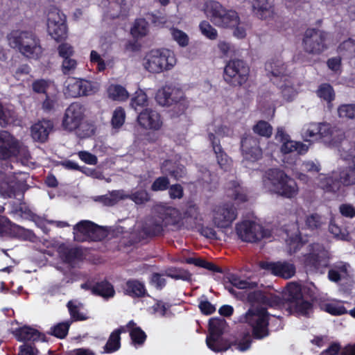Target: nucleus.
<instances>
[{
  "label": "nucleus",
  "mask_w": 355,
  "mask_h": 355,
  "mask_svg": "<svg viewBox=\"0 0 355 355\" xmlns=\"http://www.w3.org/2000/svg\"><path fill=\"white\" fill-rule=\"evenodd\" d=\"M7 40L10 47L28 59L37 60L42 55L41 41L32 31L12 30L8 34Z\"/></svg>",
  "instance_id": "f257e3e1"
},
{
  "label": "nucleus",
  "mask_w": 355,
  "mask_h": 355,
  "mask_svg": "<svg viewBox=\"0 0 355 355\" xmlns=\"http://www.w3.org/2000/svg\"><path fill=\"white\" fill-rule=\"evenodd\" d=\"M263 183L267 191L287 198H294L298 193V187L295 181L279 169L272 168L267 171L263 178Z\"/></svg>",
  "instance_id": "f03ea898"
},
{
  "label": "nucleus",
  "mask_w": 355,
  "mask_h": 355,
  "mask_svg": "<svg viewBox=\"0 0 355 355\" xmlns=\"http://www.w3.org/2000/svg\"><path fill=\"white\" fill-rule=\"evenodd\" d=\"M177 62L173 51L167 49H152L143 60L144 69L150 73H159L171 70Z\"/></svg>",
  "instance_id": "7ed1b4c3"
},
{
  "label": "nucleus",
  "mask_w": 355,
  "mask_h": 355,
  "mask_svg": "<svg viewBox=\"0 0 355 355\" xmlns=\"http://www.w3.org/2000/svg\"><path fill=\"white\" fill-rule=\"evenodd\" d=\"M203 11L211 21L219 27H233L239 24L236 12L226 10L218 1L208 0L205 2Z\"/></svg>",
  "instance_id": "20e7f679"
},
{
  "label": "nucleus",
  "mask_w": 355,
  "mask_h": 355,
  "mask_svg": "<svg viewBox=\"0 0 355 355\" xmlns=\"http://www.w3.org/2000/svg\"><path fill=\"white\" fill-rule=\"evenodd\" d=\"M318 184L323 189L334 191L340 182L345 186L355 184V162H351L347 166L338 168L332 175L320 173Z\"/></svg>",
  "instance_id": "39448f33"
},
{
  "label": "nucleus",
  "mask_w": 355,
  "mask_h": 355,
  "mask_svg": "<svg viewBox=\"0 0 355 355\" xmlns=\"http://www.w3.org/2000/svg\"><path fill=\"white\" fill-rule=\"evenodd\" d=\"M309 252L304 255V264L310 271L323 274L328 267L330 255L322 245L313 243L308 246Z\"/></svg>",
  "instance_id": "423d86ee"
},
{
  "label": "nucleus",
  "mask_w": 355,
  "mask_h": 355,
  "mask_svg": "<svg viewBox=\"0 0 355 355\" xmlns=\"http://www.w3.org/2000/svg\"><path fill=\"white\" fill-rule=\"evenodd\" d=\"M276 139L282 143L281 152L284 155L283 161L288 164L296 162L298 155L304 154L308 150V146L301 142L290 139L283 128H278Z\"/></svg>",
  "instance_id": "0eeeda50"
},
{
  "label": "nucleus",
  "mask_w": 355,
  "mask_h": 355,
  "mask_svg": "<svg viewBox=\"0 0 355 355\" xmlns=\"http://www.w3.org/2000/svg\"><path fill=\"white\" fill-rule=\"evenodd\" d=\"M209 334L206 343L207 347L214 352H218L228 349L231 343L222 337L226 327V322L222 318H212L209 320Z\"/></svg>",
  "instance_id": "6e6552de"
},
{
  "label": "nucleus",
  "mask_w": 355,
  "mask_h": 355,
  "mask_svg": "<svg viewBox=\"0 0 355 355\" xmlns=\"http://www.w3.org/2000/svg\"><path fill=\"white\" fill-rule=\"evenodd\" d=\"M329 33L316 28H308L304 34V51L312 55H319L327 49Z\"/></svg>",
  "instance_id": "1a4fd4ad"
},
{
  "label": "nucleus",
  "mask_w": 355,
  "mask_h": 355,
  "mask_svg": "<svg viewBox=\"0 0 355 355\" xmlns=\"http://www.w3.org/2000/svg\"><path fill=\"white\" fill-rule=\"evenodd\" d=\"M250 74V67L241 60H230L224 69V80L229 85L237 87L245 83Z\"/></svg>",
  "instance_id": "9d476101"
},
{
  "label": "nucleus",
  "mask_w": 355,
  "mask_h": 355,
  "mask_svg": "<svg viewBox=\"0 0 355 355\" xmlns=\"http://www.w3.org/2000/svg\"><path fill=\"white\" fill-rule=\"evenodd\" d=\"M236 232L239 239L250 243H254L264 238H270L271 235L269 230H264L259 224L249 220L237 223Z\"/></svg>",
  "instance_id": "9b49d317"
},
{
  "label": "nucleus",
  "mask_w": 355,
  "mask_h": 355,
  "mask_svg": "<svg viewBox=\"0 0 355 355\" xmlns=\"http://www.w3.org/2000/svg\"><path fill=\"white\" fill-rule=\"evenodd\" d=\"M246 322L252 329L255 338L261 339L268 335V315L264 308L251 309L246 313Z\"/></svg>",
  "instance_id": "f8f14e48"
},
{
  "label": "nucleus",
  "mask_w": 355,
  "mask_h": 355,
  "mask_svg": "<svg viewBox=\"0 0 355 355\" xmlns=\"http://www.w3.org/2000/svg\"><path fill=\"white\" fill-rule=\"evenodd\" d=\"M47 31L51 37L56 41L67 38L66 17L58 8H53L48 12Z\"/></svg>",
  "instance_id": "ddd939ff"
},
{
  "label": "nucleus",
  "mask_w": 355,
  "mask_h": 355,
  "mask_svg": "<svg viewBox=\"0 0 355 355\" xmlns=\"http://www.w3.org/2000/svg\"><path fill=\"white\" fill-rule=\"evenodd\" d=\"M237 210L233 204L227 202L216 205L211 212V220L218 228H227L237 218Z\"/></svg>",
  "instance_id": "4468645a"
},
{
  "label": "nucleus",
  "mask_w": 355,
  "mask_h": 355,
  "mask_svg": "<svg viewBox=\"0 0 355 355\" xmlns=\"http://www.w3.org/2000/svg\"><path fill=\"white\" fill-rule=\"evenodd\" d=\"M179 213L176 209L168 208L165 210L162 222L148 220L143 227L144 233L147 236H155L161 233L163 225L174 224L178 220Z\"/></svg>",
  "instance_id": "2eb2a0df"
},
{
  "label": "nucleus",
  "mask_w": 355,
  "mask_h": 355,
  "mask_svg": "<svg viewBox=\"0 0 355 355\" xmlns=\"http://www.w3.org/2000/svg\"><path fill=\"white\" fill-rule=\"evenodd\" d=\"M100 228L89 220H81L73 227L74 239L79 242L99 239Z\"/></svg>",
  "instance_id": "dca6fc26"
},
{
  "label": "nucleus",
  "mask_w": 355,
  "mask_h": 355,
  "mask_svg": "<svg viewBox=\"0 0 355 355\" xmlns=\"http://www.w3.org/2000/svg\"><path fill=\"white\" fill-rule=\"evenodd\" d=\"M83 117V106L78 103H71L65 111L63 127L69 131L76 130L80 125Z\"/></svg>",
  "instance_id": "f3484780"
},
{
  "label": "nucleus",
  "mask_w": 355,
  "mask_h": 355,
  "mask_svg": "<svg viewBox=\"0 0 355 355\" xmlns=\"http://www.w3.org/2000/svg\"><path fill=\"white\" fill-rule=\"evenodd\" d=\"M155 98L161 105H170L182 101L184 99V93L178 88L165 86L157 91Z\"/></svg>",
  "instance_id": "a211bd4d"
},
{
  "label": "nucleus",
  "mask_w": 355,
  "mask_h": 355,
  "mask_svg": "<svg viewBox=\"0 0 355 355\" xmlns=\"http://www.w3.org/2000/svg\"><path fill=\"white\" fill-rule=\"evenodd\" d=\"M18 140L6 130H0V159H7L15 155Z\"/></svg>",
  "instance_id": "6ab92c4d"
},
{
  "label": "nucleus",
  "mask_w": 355,
  "mask_h": 355,
  "mask_svg": "<svg viewBox=\"0 0 355 355\" xmlns=\"http://www.w3.org/2000/svg\"><path fill=\"white\" fill-rule=\"evenodd\" d=\"M137 121L140 125L146 129L159 130L162 125V120L160 114L152 109H145L137 116Z\"/></svg>",
  "instance_id": "aec40b11"
},
{
  "label": "nucleus",
  "mask_w": 355,
  "mask_h": 355,
  "mask_svg": "<svg viewBox=\"0 0 355 355\" xmlns=\"http://www.w3.org/2000/svg\"><path fill=\"white\" fill-rule=\"evenodd\" d=\"M19 187V182L15 174H0V195L2 197L6 198L15 196Z\"/></svg>",
  "instance_id": "412c9836"
},
{
  "label": "nucleus",
  "mask_w": 355,
  "mask_h": 355,
  "mask_svg": "<svg viewBox=\"0 0 355 355\" xmlns=\"http://www.w3.org/2000/svg\"><path fill=\"white\" fill-rule=\"evenodd\" d=\"M320 139L330 146H337L345 137L342 130L329 123H321Z\"/></svg>",
  "instance_id": "4be33fe9"
},
{
  "label": "nucleus",
  "mask_w": 355,
  "mask_h": 355,
  "mask_svg": "<svg viewBox=\"0 0 355 355\" xmlns=\"http://www.w3.org/2000/svg\"><path fill=\"white\" fill-rule=\"evenodd\" d=\"M258 143L257 139L251 136L242 139L241 150L245 159L256 161L261 157L262 152Z\"/></svg>",
  "instance_id": "5701e85b"
},
{
  "label": "nucleus",
  "mask_w": 355,
  "mask_h": 355,
  "mask_svg": "<svg viewBox=\"0 0 355 355\" xmlns=\"http://www.w3.org/2000/svg\"><path fill=\"white\" fill-rule=\"evenodd\" d=\"M262 267L270 270L273 275L284 279L291 278L295 273V266L287 261L266 263L262 264Z\"/></svg>",
  "instance_id": "b1692460"
},
{
  "label": "nucleus",
  "mask_w": 355,
  "mask_h": 355,
  "mask_svg": "<svg viewBox=\"0 0 355 355\" xmlns=\"http://www.w3.org/2000/svg\"><path fill=\"white\" fill-rule=\"evenodd\" d=\"M208 139L214 146V143L220 142L219 137L230 136L232 133L231 128L221 124L219 120H215L207 126Z\"/></svg>",
  "instance_id": "393cba45"
},
{
  "label": "nucleus",
  "mask_w": 355,
  "mask_h": 355,
  "mask_svg": "<svg viewBox=\"0 0 355 355\" xmlns=\"http://www.w3.org/2000/svg\"><path fill=\"white\" fill-rule=\"evenodd\" d=\"M252 8L256 16L261 19H269L275 14L272 0H253Z\"/></svg>",
  "instance_id": "a878e982"
},
{
  "label": "nucleus",
  "mask_w": 355,
  "mask_h": 355,
  "mask_svg": "<svg viewBox=\"0 0 355 355\" xmlns=\"http://www.w3.org/2000/svg\"><path fill=\"white\" fill-rule=\"evenodd\" d=\"M265 69L268 74L271 75L275 78L282 80L288 76L286 64L279 58H272L268 60L266 63Z\"/></svg>",
  "instance_id": "bb28decb"
},
{
  "label": "nucleus",
  "mask_w": 355,
  "mask_h": 355,
  "mask_svg": "<svg viewBox=\"0 0 355 355\" xmlns=\"http://www.w3.org/2000/svg\"><path fill=\"white\" fill-rule=\"evenodd\" d=\"M351 266L349 263L343 261H338L334 263L328 272V278L334 282H338L349 277Z\"/></svg>",
  "instance_id": "cd10ccee"
},
{
  "label": "nucleus",
  "mask_w": 355,
  "mask_h": 355,
  "mask_svg": "<svg viewBox=\"0 0 355 355\" xmlns=\"http://www.w3.org/2000/svg\"><path fill=\"white\" fill-rule=\"evenodd\" d=\"M53 123L50 120H42L35 123L31 127V136L35 141L44 142L52 131Z\"/></svg>",
  "instance_id": "c85d7f7f"
},
{
  "label": "nucleus",
  "mask_w": 355,
  "mask_h": 355,
  "mask_svg": "<svg viewBox=\"0 0 355 355\" xmlns=\"http://www.w3.org/2000/svg\"><path fill=\"white\" fill-rule=\"evenodd\" d=\"M225 193L227 197L237 203L245 202L248 200L245 189L236 180H230L227 183Z\"/></svg>",
  "instance_id": "c756f323"
},
{
  "label": "nucleus",
  "mask_w": 355,
  "mask_h": 355,
  "mask_svg": "<svg viewBox=\"0 0 355 355\" xmlns=\"http://www.w3.org/2000/svg\"><path fill=\"white\" fill-rule=\"evenodd\" d=\"M338 155L344 161L355 162V144L344 139L338 143Z\"/></svg>",
  "instance_id": "7c9ffc66"
},
{
  "label": "nucleus",
  "mask_w": 355,
  "mask_h": 355,
  "mask_svg": "<svg viewBox=\"0 0 355 355\" xmlns=\"http://www.w3.org/2000/svg\"><path fill=\"white\" fill-rule=\"evenodd\" d=\"M124 292L133 297H141L146 294V289L143 282L137 279H130L125 283Z\"/></svg>",
  "instance_id": "2f4dec72"
},
{
  "label": "nucleus",
  "mask_w": 355,
  "mask_h": 355,
  "mask_svg": "<svg viewBox=\"0 0 355 355\" xmlns=\"http://www.w3.org/2000/svg\"><path fill=\"white\" fill-rule=\"evenodd\" d=\"M24 229L12 223L7 218L0 216V236H19Z\"/></svg>",
  "instance_id": "473e14b6"
},
{
  "label": "nucleus",
  "mask_w": 355,
  "mask_h": 355,
  "mask_svg": "<svg viewBox=\"0 0 355 355\" xmlns=\"http://www.w3.org/2000/svg\"><path fill=\"white\" fill-rule=\"evenodd\" d=\"M161 172L165 175H171L175 179L182 178L184 174V168L182 165H176L171 160L164 161L160 166Z\"/></svg>",
  "instance_id": "72a5a7b5"
},
{
  "label": "nucleus",
  "mask_w": 355,
  "mask_h": 355,
  "mask_svg": "<svg viewBox=\"0 0 355 355\" xmlns=\"http://www.w3.org/2000/svg\"><path fill=\"white\" fill-rule=\"evenodd\" d=\"M67 307L68 308L71 316L69 320H71V323L73 321L85 320L88 318L87 314L83 311V305L82 303L78 301L71 300L68 302Z\"/></svg>",
  "instance_id": "f704fd0d"
},
{
  "label": "nucleus",
  "mask_w": 355,
  "mask_h": 355,
  "mask_svg": "<svg viewBox=\"0 0 355 355\" xmlns=\"http://www.w3.org/2000/svg\"><path fill=\"white\" fill-rule=\"evenodd\" d=\"M281 89L282 96L287 101H292L297 94V88L294 86L290 76L283 78L277 83Z\"/></svg>",
  "instance_id": "c9c22d12"
},
{
  "label": "nucleus",
  "mask_w": 355,
  "mask_h": 355,
  "mask_svg": "<svg viewBox=\"0 0 355 355\" xmlns=\"http://www.w3.org/2000/svg\"><path fill=\"white\" fill-rule=\"evenodd\" d=\"M213 150L216 155L217 163L221 169L228 171L232 166V159L228 157L226 153L223 150L220 146V142L214 143L212 146Z\"/></svg>",
  "instance_id": "e433bc0d"
},
{
  "label": "nucleus",
  "mask_w": 355,
  "mask_h": 355,
  "mask_svg": "<svg viewBox=\"0 0 355 355\" xmlns=\"http://www.w3.org/2000/svg\"><path fill=\"white\" fill-rule=\"evenodd\" d=\"M77 82L79 97L92 95L99 89V85L96 82L79 78H77Z\"/></svg>",
  "instance_id": "4c0bfd02"
},
{
  "label": "nucleus",
  "mask_w": 355,
  "mask_h": 355,
  "mask_svg": "<svg viewBox=\"0 0 355 355\" xmlns=\"http://www.w3.org/2000/svg\"><path fill=\"white\" fill-rule=\"evenodd\" d=\"M15 336L20 341L37 340L40 338V332L30 327H24L15 331Z\"/></svg>",
  "instance_id": "58836bf2"
},
{
  "label": "nucleus",
  "mask_w": 355,
  "mask_h": 355,
  "mask_svg": "<svg viewBox=\"0 0 355 355\" xmlns=\"http://www.w3.org/2000/svg\"><path fill=\"white\" fill-rule=\"evenodd\" d=\"M92 293L100 295L103 298L113 297L115 291L113 286L108 282H101L96 283L92 287Z\"/></svg>",
  "instance_id": "ea45409f"
},
{
  "label": "nucleus",
  "mask_w": 355,
  "mask_h": 355,
  "mask_svg": "<svg viewBox=\"0 0 355 355\" xmlns=\"http://www.w3.org/2000/svg\"><path fill=\"white\" fill-rule=\"evenodd\" d=\"M108 97L116 101H123L128 98L129 94L121 85H111L107 88Z\"/></svg>",
  "instance_id": "a19ab883"
},
{
  "label": "nucleus",
  "mask_w": 355,
  "mask_h": 355,
  "mask_svg": "<svg viewBox=\"0 0 355 355\" xmlns=\"http://www.w3.org/2000/svg\"><path fill=\"white\" fill-rule=\"evenodd\" d=\"M291 312L295 313L299 315H309L311 311V304L303 298L290 304Z\"/></svg>",
  "instance_id": "79ce46f5"
},
{
  "label": "nucleus",
  "mask_w": 355,
  "mask_h": 355,
  "mask_svg": "<svg viewBox=\"0 0 355 355\" xmlns=\"http://www.w3.org/2000/svg\"><path fill=\"white\" fill-rule=\"evenodd\" d=\"M16 148L15 155L12 157H16L24 166H28L30 163H32V157L26 146L19 141Z\"/></svg>",
  "instance_id": "37998d69"
},
{
  "label": "nucleus",
  "mask_w": 355,
  "mask_h": 355,
  "mask_svg": "<svg viewBox=\"0 0 355 355\" xmlns=\"http://www.w3.org/2000/svg\"><path fill=\"white\" fill-rule=\"evenodd\" d=\"M33 90L37 94H44L46 96L55 90V86L51 81L40 79L32 84Z\"/></svg>",
  "instance_id": "c03bdc74"
},
{
  "label": "nucleus",
  "mask_w": 355,
  "mask_h": 355,
  "mask_svg": "<svg viewBox=\"0 0 355 355\" xmlns=\"http://www.w3.org/2000/svg\"><path fill=\"white\" fill-rule=\"evenodd\" d=\"M338 51L343 57L349 59L355 58V41L352 39L344 41L338 46Z\"/></svg>",
  "instance_id": "a18cd8bd"
},
{
  "label": "nucleus",
  "mask_w": 355,
  "mask_h": 355,
  "mask_svg": "<svg viewBox=\"0 0 355 355\" xmlns=\"http://www.w3.org/2000/svg\"><path fill=\"white\" fill-rule=\"evenodd\" d=\"M120 334V329H116L110 334V338L105 346V351L106 352L112 353L119 349L121 340Z\"/></svg>",
  "instance_id": "49530a36"
},
{
  "label": "nucleus",
  "mask_w": 355,
  "mask_h": 355,
  "mask_svg": "<svg viewBox=\"0 0 355 355\" xmlns=\"http://www.w3.org/2000/svg\"><path fill=\"white\" fill-rule=\"evenodd\" d=\"M286 291L287 300L290 302V304L302 298L301 286L295 282L288 284Z\"/></svg>",
  "instance_id": "de8ad7c7"
},
{
  "label": "nucleus",
  "mask_w": 355,
  "mask_h": 355,
  "mask_svg": "<svg viewBox=\"0 0 355 355\" xmlns=\"http://www.w3.org/2000/svg\"><path fill=\"white\" fill-rule=\"evenodd\" d=\"M148 32V22L144 19H137L131 28V33L135 37H143Z\"/></svg>",
  "instance_id": "09e8293b"
},
{
  "label": "nucleus",
  "mask_w": 355,
  "mask_h": 355,
  "mask_svg": "<svg viewBox=\"0 0 355 355\" xmlns=\"http://www.w3.org/2000/svg\"><path fill=\"white\" fill-rule=\"evenodd\" d=\"M170 33L173 40L175 41L180 46L186 47L188 46L189 37L186 33L176 28H171Z\"/></svg>",
  "instance_id": "8fccbe9b"
},
{
  "label": "nucleus",
  "mask_w": 355,
  "mask_h": 355,
  "mask_svg": "<svg viewBox=\"0 0 355 355\" xmlns=\"http://www.w3.org/2000/svg\"><path fill=\"white\" fill-rule=\"evenodd\" d=\"M337 111L338 116L341 119H355V103L340 105Z\"/></svg>",
  "instance_id": "3c124183"
},
{
  "label": "nucleus",
  "mask_w": 355,
  "mask_h": 355,
  "mask_svg": "<svg viewBox=\"0 0 355 355\" xmlns=\"http://www.w3.org/2000/svg\"><path fill=\"white\" fill-rule=\"evenodd\" d=\"M320 123H311L306 124L302 129V135L305 139L313 138L317 136L320 137Z\"/></svg>",
  "instance_id": "603ef678"
},
{
  "label": "nucleus",
  "mask_w": 355,
  "mask_h": 355,
  "mask_svg": "<svg viewBox=\"0 0 355 355\" xmlns=\"http://www.w3.org/2000/svg\"><path fill=\"white\" fill-rule=\"evenodd\" d=\"M71 324V320H67L57 324L51 329L52 335L60 338H64L67 335Z\"/></svg>",
  "instance_id": "864d4df0"
},
{
  "label": "nucleus",
  "mask_w": 355,
  "mask_h": 355,
  "mask_svg": "<svg viewBox=\"0 0 355 355\" xmlns=\"http://www.w3.org/2000/svg\"><path fill=\"white\" fill-rule=\"evenodd\" d=\"M78 82L76 78H69L65 82L64 94L71 98L79 97Z\"/></svg>",
  "instance_id": "5fc2aeb1"
},
{
  "label": "nucleus",
  "mask_w": 355,
  "mask_h": 355,
  "mask_svg": "<svg viewBox=\"0 0 355 355\" xmlns=\"http://www.w3.org/2000/svg\"><path fill=\"white\" fill-rule=\"evenodd\" d=\"M201 33L207 38L214 40L218 37L217 31L207 21H202L199 24Z\"/></svg>",
  "instance_id": "6e6d98bb"
},
{
  "label": "nucleus",
  "mask_w": 355,
  "mask_h": 355,
  "mask_svg": "<svg viewBox=\"0 0 355 355\" xmlns=\"http://www.w3.org/2000/svg\"><path fill=\"white\" fill-rule=\"evenodd\" d=\"M324 223V219L318 214H311L307 216L305 220L306 225L311 230L320 227Z\"/></svg>",
  "instance_id": "4d7b16f0"
},
{
  "label": "nucleus",
  "mask_w": 355,
  "mask_h": 355,
  "mask_svg": "<svg viewBox=\"0 0 355 355\" xmlns=\"http://www.w3.org/2000/svg\"><path fill=\"white\" fill-rule=\"evenodd\" d=\"M253 130L262 137H270L272 132V128L268 122L259 121L253 127Z\"/></svg>",
  "instance_id": "13d9d810"
},
{
  "label": "nucleus",
  "mask_w": 355,
  "mask_h": 355,
  "mask_svg": "<svg viewBox=\"0 0 355 355\" xmlns=\"http://www.w3.org/2000/svg\"><path fill=\"white\" fill-rule=\"evenodd\" d=\"M286 242L287 250L290 254L295 253L302 246L301 239L297 233L287 239Z\"/></svg>",
  "instance_id": "bf43d9fd"
},
{
  "label": "nucleus",
  "mask_w": 355,
  "mask_h": 355,
  "mask_svg": "<svg viewBox=\"0 0 355 355\" xmlns=\"http://www.w3.org/2000/svg\"><path fill=\"white\" fill-rule=\"evenodd\" d=\"M318 95L327 102L334 99L335 94L332 87L329 84H322L318 89Z\"/></svg>",
  "instance_id": "052dcab7"
},
{
  "label": "nucleus",
  "mask_w": 355,
  "mask_h": 355,
  "mask_svg": "<svg viewBox=\"0 0 355 355\" xmlns=\"http://www.w3.org/2000/svg\"><path fill=\"white\" fill-rule=\"evenodd\" d=\"M15 113L13 111L3 109L0 104V125L6 126L12 123L15 120Z\"/></svg>",
  "instance_id": "680f3d73"
},
{
  "label": "nucleus",
  "mask_w": 355,
  "mask_h": 355,
  "mask_svg": "<svg viewBox=\"0 0 355 355\" xmlns=\"http://www.w3.org/2000/svg\"><path fill=\"white\" fill-rule=\"evenodd\" d=\"M128 198L137 205H142L150 200V196L146 190H139L129 194Z\"/></svg>",
  "instance_id": "e2e57ef3"
},
{
  "label": "nucleus",
  "mask_w": 355,
  "mask_h": 355,
  "mask_svg": "<svg viewBox=\"0 0 355 355\" xmlns=\"http://www.w3.org/2000/svg\"><path fill=\"white\" fill-rule=\"evenodd\" d=\"M110 7L113 10L110 11L109 15L112 18L119 17L124 11V6L125 5L124 0H110Z\"/></svg>",
  "instance_id": "0e129e2a"
},
{
  "label": "nucleus",
  "mask_w": 355,
  "mask_h": 355,
  "mask_svg": "<svg viewBox=\"0 0 355 355\" xmlns=\"http://www.w3.org/2000/svg\"><path fill=\"white\" fill-rule=\"evenodd\" d=\"M230 282L232 286L239 289L253 288L257 286V284L242 279L236 275H232Z\"/></svg>",
  "instance_id": "69168bd1"
},
{
  "label": "nucleus",
  "mask_w": 355,
  "mask_h": 355,
  "mask_svg": "<svg viewBox=\"0 0 355 355\" xmlns=\"http://www.w3.org/2000/svg\"><path fill=\"white\" fill-rule=\"evenodd\" d=\"M170 184L169 180L166 176H162L156 178L151 185V190L153 191H162L168 189Z\"/></svg>",
  "instance_id": "338daca9"
},
{
  "label": "nucleus",
  "mask_w": 355,
  "mask_h": 355,
  "mask_svg": "<svg viewBox=\"0 0 355 355\" xmlns=\"http://www.w3.org/2000/svg\"><path fill=\"white\" fill-rule=\"evenodd\" d=\"M329 232L338 239L348 240L349 234L345 229H342L340 227L331 222L329 227Z\"/></svg>",
  "instance_id": "774afa93"
}]
</instances>
